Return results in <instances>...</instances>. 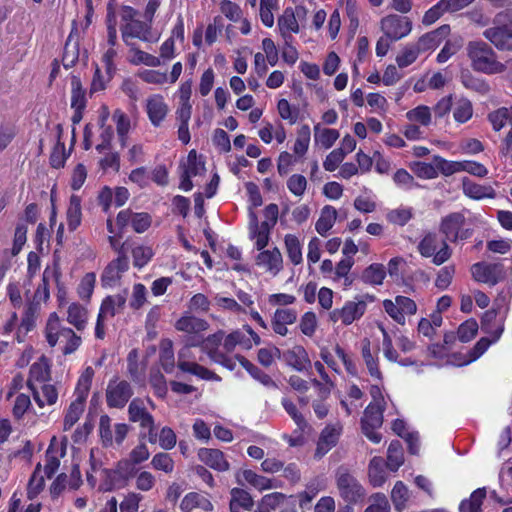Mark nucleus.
<instances>
[{"label":"nucleus","mask_w":512,"mask_h":512,"mask_svg":"<svg viewBox=\"0 0 512 512\" xmlns=\"http://www.w3.org/2000/svg\"><path fill=\"white\" fill-rule=\"evenodd\" d=\"M277 111L281 119L287 121L290 125L295 124L300 118L299 108L292 106L286 99H280L278 101Z\"/></svg>","instance_id":"obj_64"},{"label":"nucleus","mask_w":512,"mask_h":512,"mask_svg":"<svg viewBox=\"0 0 512 512\" xmlns=\"http://www.w3.org/2000/svg\"><path fill=\"white\" fill-rule=\"evenodd\" d=\"M366 308L367 304L364 300L355 298V300L347 301L342 308L331 311L329 319L333 323L340 321L344 325H350L364 315Z\"/></svg>","instance_id":"obj_16"},{"label":"nucleus","mask_w":512,"mask_h":512,"mask_svg":"<svg viewBox=\"0 0 512 512\" xmlns=\"http://www.w3.org/2000/svg\"><path fill=\"white\" fill-rule=\"evenodd\" d=\"M287 499V496L281 492H273L266 494L262 497L258 511L259 512H271L275 510L277 507L282 505Z\"/></svg>","instance_id":"obj_63"},{"label":"nucleus","mask_w":512,"mask_h":512,"mask_svg":"<svg viewBox=\"0 0 512 512\" xmlns=\"http://www.w3.org/2000/svg\"><path fill=\"white\" fill-rule=\"evenodd\" d=\"M28 388L32 392L33 399L39 408L54 405L58 399L56 387L50 383L35 384L28 383Z\"/></svg>","instance_id":"obj_24"},{"label":"nucleus","mask_w":512,"mask_h":512,"mask_svg":"<svg viewBox=\"0 0 512 512\" xmlns=\"http://www.w3.org/2000/svg\"><path fill=\"white\" fill-rule=\"evenodd\" d=\"M128 417L129 421L139 424L141 428L139 439L147 437V440L151 444H155L157 442L155 420L152 414L147 410L146 403L143 399L134 398L130 402L128 406Z\"/></svg>","instance_id":"obj_5"},{"label":"nucleus","mask_w":512,"mask_h":512,"mask_svg":"<svg viewBox=\"0 0 512 512\" xmlns=\"http://www.w3.org/2000/svg\"><path fill=\"white\" fill-rule=\"evenodd\" d=\"M250 229L253 237L255 238V245L259 251H262L268 244L271 229L259 225L258 218L255 212L250 211Z\"/></svg>","instance_id":"obj_40"},{"label":"nucleus","mask_w":512,"mask_h":512,"mask_svg":"<svg viewBox=\"0 0 512 512\" xmlns=\"http://www.w3.org/2000/svg\"><path fill=\"white\" fill-rule=\"evenodd\" d=\"M362 357L366 364L369 374L380 380L382 377L381 371L378 365V356L377 350L372 352L371 349V341L368 338H364L362 340V349H361Z\"/></svg>","instance_id":"obj_36"},{"label":"nucleus","mask_w":512,"mask_h":512,"mask_svg":"<svg viewBox=\"0 0 512 512\" xmlns=\"http://www.w3.org/2000/svg\"><path fill=\"white\" fill-rule=\"evenodd\" d=\"M368 475L370 483L374 487H380L385 483L387 476L384 470V461L381 457H374L371 459L368 468Z\"/></svg>","instance_id":"obj_51"},{"label":"nucleus","mask_w":512,"mask_h":512,"mask_svg":"<svg viewBox=\"0 0 512 512\" xmlns=\"http://www.w3.org/2000/svg\"><path fill=\"white\" fill-rule=\"evenodd\" d=\"M133 395L130 384L119 378L111 379L106 389V402L109 407L123 408Z\"/></svg>","instance_id":"obj_17"},{"label":"nucleus","mask_w":512,"mask_h":512,"mask_svg":"<svg viewBox=\"0 0 512 512\" xmlns=\"http://www.w3.org/2000/svg\"><path fill=\"white\" fill-rule=\"evenodd\" d=\"M126 304V296L114 294L105 297L101 303L99 313L101 317L112 318L123 310Z\"/></svg>","instance_id":"obj_34"},{"label":"nucleus","mask_w":512,"mask_h":512,"mask_svg":"<svg viewBox=\"0 0 512 512\" xmlns=\"http://www.w3.org/2000/svg\"><path fill=\"white\" fill-rule=\"evenodd\" d=\"M336 485L340 497L347 504H356L365 497V489L358 480L345 468L336 472Z\"/></svg>","instance_id":"obj_6"},{"label":"nucleus","mask_w":512,"mask_h":512,"mask_svg":"<svg viewBox=\"0 0 512 512\" xmlns=\"http://www.w3.org/2000/svg\"><path fill=\"white\" fill-rule=\"evenodd\" d=\"M145 110L151 124L159 127L169 112V106L161 94H152L145 101Z\"/></svg>","instance_id":"obj_21"},{"label":"nucleus","mask_w":512,"mask_h":512,"mask_svg":"<svg viewBox=\"0 0 512 512\" xmlns=\"http://www.w3.org/2000/svg\"><path fill=\"white\" fill-rule=\"evenodd\" d=\"M409 499L408 487L402 481H397L391 491V500L395 510L402 512L407 507Z\"/></svg>","instance_id":"obj_52"},{"label":"nucleus","mask_w":512,"mask_h":512,"mask_svg":"<svg viewBox=\"0 0 512 512\" xmlns=\"http://www.w3.org/2000/svg\"><path fill=\"white\" fill-rule=\"evenodd\" d=\"M278 28L281 35L287 39L291 33L299 32V25L292 9L287 8L278 19Z\"/></svg>","instance_id":"obj_47"},{"label":"nucleus","mask_w":512,"mask_h":512,"mask_svg":"<svg viewBox=\"0 0 512 512\" xmlns=\"http://www.w3.org/2000/svg\"><path fill=\"white\" fill-rule=\"evenodd\" d=\"M231 499L229 503L230 512H240V509L251 511L254 506V501L251 495L241 489L233 488L230 492Z\"/></svg>","instance_id":"obj_37"},{"label":"nucleus","mask_w":512,"mask_h":512,"mask_svg":"<svg viewBox=\"0 0 512 512\" xmlns=\"http://www.w3.org/2000/svg\"><path fill=\"white\" fill-rule=\"evenodd\" d=\"M404 462L402 445L398 440L392 441L387 452V467L391 471H397Z\"/></svg>","instance_id":"obj_60"},{"label":"nucleus","mask_w":512,"mask_h":512,"mask_svg":"<svg viewBox=\"0 0 512 512\" xmlns=\"http://www.w3.org/2000/svg\"><path fill=\"white\" fill-rule=\"evenodd\" d=\"M181 169V182L179 188L185 192L193 188L191 181L192 177L202 175L205 172V165L201 157H199L195 150H191L185 161L180 165Z\"/></svg>","instance_id":"obj_15"},{"label":"nucleus","mask_w":512,"mask_h":512,"mask_svg":"<svg viewBox=\"0 0 512 512\" xmlns=\"http://www.w3.org/2000/svg\"><path fill=\"white\" fill-rule=\"evenodd\" d=\"M94 377V370L92 367H86L80 375L76 388H75V399L86 401L89 394L92 380Z\"/></svg>","instance_id":"obj_55"},{"label":"nucleus","mask_w":512,"mask_h":512,"mask_svg":"<svg viewBox=\"0 0 512 512\" xmlns=\"http://www.w3.org/2000/svg\"><path fill=\"white\" fill-rule=\"evenodd\" d=\"M325 489V484L322 480L315 479L306 485L304 491L297 494L299 507L301 509L308 508L313 499L319 492Z\"/></svg>","instance_id":"obj_46"},{"label":"nucleus","mask_w":512,"mask_h":512,"mask_svg":"<svg viewBox=\"0 0 512 512\" xmlns=\"http://www.w3.org/2000/svg\"><path fill=\"white\" fill-rule=\"evenodd\" d=\"M450 32L449 25H442L438 29L429 32L415 43L417 48H419L420 53L435 49L441 42V40L446 37Z\"/></svg>","instance_id":"obj_32"},{"label":"nucleus","mask_w":512,"mask_h":512,"mask_svg":"<svg viewBox=\"0 0 512 512\" xmlns=\"http://www.w3.org/2000/svg\"><path fill=\"white\" fill-rule=\"evenodd\" d=\"M151 222V216L148 213H135L129 209L120 211L116 218L120 230L130 225L136 233L145 232L150 227Z\"/></svg>","instance_id":"obj_19"},{"label":"nucleus","mask_w":512,"mask_h":512,"mask_svg":"<svg viewBox=\"0 0 512 512\" xmlns=\"http://www.w3.org/2000/svg\"><path fill=\"white\" fill-rule=\"evenodd\" d=\"M384 406L377 404H369L361 419V428L363 434L373 443L377 444L381 441L382 436L376 430L382 426L383 423Z\"/></svg>","instance_id":"obj_11"},{"label":"nucleus","mask_w":512,"mask_h":512,"mask_svg":"<svg viewBox=\"0 0 512 512\" xmlns=\"http://www.w3.org/2000/svg\"><path fill=\"white\" fill-rule=\"evenodd\" d=\"M65 455V448L62 443L52 438L50 445L46 451V459L44 465V474L47 478H51L60 466V458Z\"/></svg>","instance_id":"obj_27"},{"label":"nucleus","mask_w":512,"mask_h":512,"mask_svg":"<svg viewBox=\"0 0 512 512\" xmlns=\"http://www.w3.org/2000/svg\"><path fill=\"white\" fill-rule=\"evenodd\" d=\"M311 140V130L309 125L303 124L297 130V137L293 145L294 155L303 158L307 153Z\"/></svg>","instance_id":"obj_48"},{"label":"nucleus","mask_w":512,"mask_h":512,"mask_svg":"<svg viewBox=\"0 0 512 512\" xmlns=\"http://www.w3.org/2000/svg\"><path fill=\"white\" fill-rule=\"evenodd\" d=\"M225 335L222 330H219L218 332L209 335L205 339L201 337V345L199 346L201 353H206L209 358L218 364L223 365L224 367L233 370L235 363L231 358L226 357L222 352L219 350V345L224 342Z\"/></svg>","instance_id":"obj_13"},{"label":"nucleus","mask_w":512,"mask_h":512,"mask_svg":"<svg viewBox=\"0 0 512 512\" xmlns=\"http://www.w3.org/2000/svg\"><path fill=\"white\" fill-rule=\"evenodd\" d=\"M201 336H187L185 345L178 352V367L181 371L193 374L203 380L220 381L221 378L198 363L204 360V353L197 357L193 348L201 345Z\"/></svg>","instance_id":"obj_1"},{"label":"nucleus","mask_w":512,"mask_h":512,"mask_svg":"<svg viewBox=\"0 0 512 512\" xmlns=\"http://www.w3.org/2000/svg\"><path fill=\"white\" fill-rule=\"evenodd\" d=\"M339 136L340 134L336 129L324 128L319 123L314 126L315 144L324 149L331 148Z\"/></svg>","instance_id":"obj_44"},{"label":"nucleus","mask_w":512,"mask_h":512,"mask_svg":"<svg viewBox=\"0 0 512 512\" xmlns=\"http://www.w3.org/2000/svg\"><path fill=\"white\" fill-rule=\"evenodd\" d=\"M45 474L41 470V465L38 464L27 485V497L29 499L36 498L44 489Z\"/></svg>","instance_id":"obj_58"},{"label":"nucleus","mask_w":512,"mask_h":512,"mask_svg":"<svg viewBox=\"0 0 512 512\" xmlns=\"http://www.w3.org/2000/svg\"><path fill=\"white\" fill-rule=\"evenodd\" d=\"M241 475L248 484L259 491L280 487L278 481L258 475L252 470H244Z\"/></svg>","instance_id":"obj_45"},{"label":"nucleus","mask_w":512,"mask_h":512,"mask_svg":"<svg viewBox=\"0 0 512 512\" xmlns=\"http://www.w3.org/2000/svg\"><path fill=\"white\" fill-rule=\"evenodd\" d=\"M471 273L475 281L493 286L502 276V267L500 264L479 262L472 265Z\"/></svg>","instance_id":"obj_23"},{"label":"nucleus","mask_w":512,"mask_h":512,"mask_svg":"<svg viewBox=\"0 0 512 512\" xmlns=\"http://www.w3.org/2000/svg\"><path fill=\"white\" fill-rule=\"evenodd\" d=\"M128 269V261L125 256H119L111 261L104 269L101 275V282L104 287L115 286L122 277V274Z\"/></svg>","instance_id":"obj_26"},{"label":"nucleus","mask_w":512,"mask_h":512,"mask_svg":"<svg viewBox=\"0 0 512 512\" xmlns=\"http://www.w3.org/2000/svg\"><path fill=\"white\" fill-rule=\"evenodd\" d=\"M462 190L465 196L475 200L495 197V191L490 185L475 183L468 177L462 179Z\"/></svg>","instance_id":"obj_33"},{"label":"nucleus","mask_w":512,"mask_h":512,"mask_svg":"<svg viewBox=\"0 0 512 512\" xmlns=\"http://www.w3.org/2000/svg\"><path fill=\"white\" fill-rule=\"evenodd\" d=\"M84 405L85 402L78 399L71 402L64 417V430H70L77 423L84 411Z\"/></svg>","instance_id":"obj_61"},{"label":"nucleus","mask_w":512,"mask_h":512,"mask_svg":"<svg viewBox=\"0 0 512 512\" xmlns=\"http://www.w3.org/2000/svg\"><path fill=\"white\" fill-rule=\"evenodd\" d=\"M466 50L475 71L488 75L501 74L506 71V65L498 61L495 51L487 43L470 41Z\"/></svg>","instance_id":"obj_2"},{"label":"nucleus","mask_w":512,"mask_h":512,"mask_svg":"<svg viewBox=\"0 0 512 512\" xmlns=\"http://www.w3.org/2000/svg\"><path fill=\"white\" fill-rule=\"evenodd\" d=\"M255 264L264 272L276 276L283 268V257L280 250L274 247L271 250L260 251L255 257Z\"/></svg>","instance_id":"obj_20"},{"label":"nucleus","mask_w":512,"mask_h":512,"mask_svg":"<svg viewBox=\"0 0 512 512\" xmlns=\"http://www.w3.org/2000/svg\"><path fill=\"white\" fill-rule=\"evenodd\" d=\"M237 346L242 349L249 350L252 348V341L250 337L243 332V330L237 329L225 336L223 348L226 352H232Z\"/></svg>","instance_id":"obj_42"},{"label":"nucleus","mask_w":512,"mask_h":512,"mask_svg":"<svg viewBox=\"0 0 512 512\" xmlns=\"http://www.w3.org/2000/svg\"><path fill=\"white\" fill-rule=\"evenodd\" d=\"M67 322L78 331L85 329L88 322V310L79 303H71L67 308Z\"/></svg>","instance_id":"obj_38"},{"label":"nucleus","mask_w":512,"mask_h":512,"mask_svg":"<svg viewBox=\"0 0 512 512\" xmlns=\"http://www.w3.org/2000/svg\"><path fill=\"white\" fill-rule=\"evenodd\" d=\"M380 27L387 38L398 41L410 34L412 22L406 16L391 14L382 18Z\"/></svg>","instance_id":"obj_14"},{"label":"nucleus","mask_w":512,"mask_h":512,"mask_svg":"<svg viewBox=\"0 0 512 512\" xmlns=\"http://www.w3.org/2000/svg\"><path fill=\"white\" fill-rule=\"evenodd\" d=\"M284 245L289 260L294 265H299L303 261L302 244L299 238L294 234H287L284 237Z\"/></svg>","instance_id":"obj_50"},{"label":"nucleus","mask_w":512,"mask_h":512,"mask_svg":"<svg viewBox=\"0 0 512 512\" xmlns=\"http://www.w3.org/2000/svg\"><path fill=\"white\" fill-rule=\"evenodd\" d=\"M296 319L297 312L294 309H276L271 320L272 329L276 334L285 336L288 333L287 325L293 324Z\"/></svg>","instance_id":"obj_31"},{"label":"nucleus","mask_w":512,"mask_h":512,"mask_svg":"<svg viewBox=\"0 0 512 512\" xmlns=\"http://www.w3.org/2000/svg\"><path fill=\"white\" fill-rule=\"evenodd\" d=\"M418 251L423 257H433L432 262L435 265L443 264L451 256L450 248L445 241L441 242L439 248V239L435 233H428L421 239Z\"/></svg>","instance_id":"obj_9"},{"label":"nucleus","mask_w":512,"mask_h":512,"mask_svg":"<svg viewBox=\"0 0 512 512\" xmlns=\"http://www.w3.org/2000/svg\"><path fill=\"white\" fill-rule=\"evenodd\" d=\"M82 221L81 198L78 195H71L66 211V222L70 231H75Z\"/></svg>","instance_id":"obj_39"},{"label":"nucleus","mask_w":512,"mask_h":512,"mask_svg":"<svg viewBox=\"0 0 512 512\" xmlns=\"http://www.w3.org/2000/svg\"><path fill=\"white\" fill-rule=\"evenodd\" d=\"M122 40L127 46H132V39L137 38L144 42H156L161 36V31L152 30V25L148 21L134 19L131 22L121 25Z\"/></svg>","instance_id":"obj_7"},{"label":"nucleus","mask_w":512,"mask_h":512,"mask_svg":"<svg viewBox=\"0 0 512 512\" xmlns=\"http://www.w3.org/2000/svg\"><path fill=\"white\" fill-rule=\"evenodd\" d=\"M198 458L210 468L223 472L229 469V463L222 451L212 448H201L198 451Z\"/></svg>","instance_id":"obj_29"},{"label":"nucleus","mask_w":512,"mask_h":512,"mask_svg":"<svg viewBox=\"0 0 512 512\" xmlns=\"http://www.w3.org/2000/svg\"><path fill=\"white\" fill-rule=\"evenodd\" d=\"M180 508L183 512H191L195 508H200L204 511H211L213 509V504L202 494L190 492L182 499Z\"/></svg>","instance_id":"obj_35"},{"label":"nucleus","mask_w":512,"mask_h":512,"mask_svg":"<svg viewBox=\"0 0 512 512\" xmlns=\"http://www.w3.org/2000/svg\"><path fill=\"white\" fill-rule=\"evenodd\" d=\"M354 208L361 213H373L377 208L376 196L371 190L364 191L354 199Z\"/></svg>","instance_id":"obj_56"},{"label":"nucleus","mask_w":512,"mask_h":512,"mask_svg":"<svg viewBox=\"0 0 512 512\" xmlns=\"http://www.w3.org/2000/svg\"><path fill=\"white\" fill-rule=\"evenodd\" d=\"M175 328L188 334V336H199L201 332L209 328V324L204 319L186 314L176 321Z\"/></svg>","instance_id":"obj_30"},{"label":"nucleus","mask_w":512,"mask_h":512,"mask_svg":"<svg viewBox=\"0 0 512 512\" xmlns=\"http://www.w3.org/2000/svg\"><path fill=\"white\" fill-rule=\"evenodd\" d=\"M283 361L298 372L307 371L311 367V361L307 351L300 345L293 346L281 353Z\"/></svg>","instance_id":"obj_25"},{"label":"nucleus","mask_w":512,"mask_h":512,"mask_svg":"<svg viewBox=\"0 0 512 512\" xmlns=\"http://www.w3.org/2000/svg\"><path fill=\"white\" fill-rule=\"evenodd\" d=\"M486 497L485 488L474 490L470 497L460 502L459 512H482V504Z\"/></svg>","instance_id":"obj_49"},{"label":"nucleus","mask_w":512,"mask_h":512,"mask_svg":"<svg viewBox=\"0 0 512 512\" xmlns=\"http://www.w3.org/2000/svg\"><path fill=\"white\" fill-rule=\"evenodd\" d=\"M464 223L465 218L461 213H452L442 220L440 229L448 240L456 241L468 237V232L463 230Z\"/></svg>","instance_id":"obj_22"},{"label":"nucleus","mask_w":512,"mask_h":512,"mask_svg":"<svg viewBox=\"0 0 512 512\" xmlns=\"http://www.w3.org/2000/svg\"><path fill=\"white\" fill-rule=\"evenodd\" d=\"M506 17V13H498L493 26L483 32V36L500 51H512V27L502 23Z\"/></svg>","instance_id":"obj_8"},{"label":"nucleus","mask_w":512,"mask_h":512,"mask_svg":"<svg viewBox=\"0 0 512 512\" xmlns=\"http://www.w3.org/2000/svg\"><path fill=\"white\" fill-rule=\"evenodd\" d=\"M148 302V291L144 284L135 283L129 298V307L134 310H140Z\"/></svg>","instance_id":"obj_62"},{"label":"nucleus","mask_w":512,"mask_h":512,"mask_svg":"<svg viewBox=\"0 0 512 512\" xmlns=\"http://www.w3.org/2000/svg\"><path fill=\"white\" fill-rule=\"evenodd\" d=\"M86 104V90L80 78L76 75H72L70 79V106L73 110L71 121L74 125L81 122Z\"/></svg>","instance_id":"obj_18"},{"label":"nucleus","mask_w":512,"mask_h":512,"mask_svg":"<svg viewBox=\"0 0 512 512\" xmlns=\"http://www.w3.org/2000/svg\"><path fill=\"white\" fill-rule=\"evenodd\" d=\"M50 379V365L46 357L41 356L30 368L28 382L35 384L47 383Z\"/></svg>","instance_id":"obj_41"},{"label":"nucleus","mask_w":512,"mask_h":512,"mask_svg":"<svg viewBox=\"0 0 512 512\" xmlns=\"http://www.w3.org/2000/svg\"><path fill=\"white\" fill-rule=\"evenodd\" d=\"M337 214V210L330 205H326L321 209L320 216L315 224V229L321 236H325L334 226Z\"/></svg>","instance_id":"obj_43"},{"label":"nucleus","mask_w":512,"mask_h":512,"mask_svg":"<svg viewBox=\"0 0 512 512\" xmlns=\"http://www.w3.org/2000/svg\"><path fill=\"white\" fill-rule=\"evenodd\" d=\"M312 383L319 389L320 398L312 402L314 413L319 419H323L328 415L329 405L325 399L329 396L330 390L324 387L317 379H313Z\"/></svg>","instance_id":"obj_54"},{"label":"nucleus","mask_w":512,"mask_h":512,"mask_svg":"<svg viewBox=\"0 0 512 512\" xmlns=\"http://www.w3.org/2000/svg\"><path fill=\"white\" fill-rule=\"evenodd\" d=\"M454 111L453 117L454 120L458 123L467 122L473 115V107L470 100L464 97L457 98L455 102H453Z\"/></svg>","instance_id":"obj_57"},{"label":"nucleus","mask_w":512,"mask_h":512,"mask_svg":"<svg viewBox=\"0 0 512 512\" xmlns=\"http://www.w3.org/2000/svg\"><path fill=\"white\" fill-rule=\"evenodd\" d=\"M130 431L125 423H117L111 426V420L107 415L101 416L99 421V435L103 446L113 447L122 445Z\"/></svg>","instance_id":"obj_12"},{"label":"nucleus","mask_w":512,"mask_h":512,"mask_svg":"<svg viewBox=\"0 0 512 512\" xmlns=\"http://www.w3.org/2000/svg\"><path fill=\"white\" fill-rule=\"evenodd\" d=\"M496 318V311L490 310L485 312L482 318V330L491 335V339L487 337H482L478 342L474 345V347L467 353L466 359L462 363V365L470 364L480 358L490 347L491 344L496 343L503 331L504 324L503 322H499L496 326V329H493L491 326V322Z\"/></svg>","instance_id":"obj_4"},{"label":"nucleus","mask_w":512,"mask_h":512,"mask_svg":"<svg viewBox=\"0 0 512 512\" xmlns=\"http://www.w3.org/2000/svg\"><path fill=\"white\" fill-rule=\"evenodd\" d=\"M342 432V426L339 423L327 425L321 432L317 443L316 454L318 456L325 455L338 442Z\"/></svg>","instance_id":"obj_28"},{"label":"nucleus","mask_w":512,"mask_h":512,"mask_svg":"<svg viewBox=\"0 0 512 512\" xmlns=\"http://www.w3.org/2000/svg\"><path fill=\"white\" fill-rule=\"evenodd\" d=\"M160 363L167 373H171L175 367V357L173 350V342L170 339H163L160 342Z\"/></svg>","instance_id":"obj_53"},{"label":"nucleus","mask_w":512,"mask_h":512,"mask_svg":"<svg viewBox=\"0 0 512 512\" xmlns=\"http://www.w3.org/2000/svg\"><path fill=\"white\" fill-rule=\"evenodd\" d=\"M488 120L492 125L493 130L500 131L508 123L512 121V107H501L492 111L488 115Z\"/></svg>","instance_id":"obj_59"},{"label":"nucleus","mask_w":512,"mask_h":512,"mask_svg":"<svg viewBox=\"0 0 512 512\" xmlns=\"http://www.w3.org/2000/svg\"><path fill=\"white\" fill-rule=\"evenodd\" d=\"M385 312L399 325H405L406 316H412L417 312V305L414 300L406 296H396L393 300L383 301Z\"/></svg>","instance_id":"obj_10"},{"label":"nucleus","mask_w":512,"mask_h":512,"mask_svg":"<svg viewBox=\"0 0 512 512\" xmlns=\"http://www.w3.org/2000/svg\"><path fill=\"white\" fill-rule=\"evenodd\" d=\"M48 344L54 347L57 343L63 344L65 355L75 352L82 343V339L72 329L62 325L56 313H51L45 329Z\"/></svg>","instance_id":"obj_3"}]
</instances>
